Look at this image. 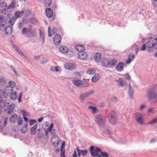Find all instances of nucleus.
I'll return each mask as SVG.
<instances>
[{"instance_id":"36","label":"nucleus","mask_w":157,"mask_h":157,"mask_svg":"<svg viewBox=\"0 0 157 157\" xmlns=\"http://www.w3.org/2000/svg\"><path fill=\"white\" fill-rule=\"evenodd\" d=\"M27 124L24 125L21 129V132L22 133H24L27 132Z\"/></svg>"},{"instance_id":"48","label":"nucleus","mask_w":157,"mask_h":157,"mask_svg":"<svg viewBox=\"0 0 157 157\" xmlns=\"http://www.w3.org/2000/svg\"><path fill=\"white\" fill-rule=\"evenodd\" d=\"M39 30L40 31V37L42 38L43 40H44V32H42L40 29Z\"/></svg>"},{"instance_id":"34","label":"nucleus","mask_w":157,"mask_h":157,"mask_svg":"<svg viewBox=\"0 0 157 157\" xmlns=\"http://www.w3.org/2000/svg\"><path fill=\"white\" fill-rule=\"evenodd\" d=\"M15 106V105L14 104H12L9 107L8 109V112L9 114H11L14 110V108Z\"/></svg>"},{"instance_id":"13","label":"nucleus","mask_w":157,"mask_h":157,"mask_svg":"<svg viewBox=\"0 0 157 157\" xmlns=\"http://www.w3.org/2000/svg\"><path fill=\"white\" fill-rule=\"evenodd\" d=\"M156 43L153 40H148L146 44V47L148 48H152L154 47Z\"/></svg>"},{"instance_id":"21","label":"nucleus","mask_w":157,"mask_h":157,"mask_svg":"<svg viewBox=\"0 0 157 157\" xmlns=\"http://www.w3.org/2000/svg\"><path fill=\"white\" fill-rule=\"evenodd\" d=\"M59 50L60 52L65 54L66 53H67L68 50V48L67 47L63 46H60Z\"/></svg>"},{"instance_id":"31","label":"nucleus","mask_w":157,"mask_h":157,"mask_svg":"<svg viewBox=\"0 0 157 157\" xmlns=\"http://www.w3.org/2000/svg\"><path fill=\"white\" fill-rule=\"evenodd\" d=\"M17 118V116L16 114H13L10 118V121L12 122H15Z\"/></svg>"},{"instance_id":"3","label":"nucleus","mask_w":157,"mask_h":157,"mask_svg":"<svg viewBox=\"0 0 157 157\" xmlns=\"http://www.w3.org/2000/svg\"><path fill=\"white\" fill-rule=\"evenodd\" d=\"M147 97L150 100H157V86H153L149 89L147 92Z\"/></svg>"},{"instance_id":"24","label":"nucleus","mask_w":157,"mask_h":157,"mask_svg":"<svg viewBox=\"0 0 157 157\" xmlns=\"http://www.w3.org/2000/svg\"><path fill=\"white\" fill-rule=\"evenodd\" d=\"M72 82L73 84L77 86L80 87L82 82V80L79 79L73 80Z\"/></svg>"},{"instance_id":"2","label":"nucleus","mask_w":157,"mask_h":157,"mask_svg":"<svg viewBox=\"0 0 157 157\" xmlns=\"http://www.w3.org/2000/svg\"><path fill=\"white\" fill-rule=\"evenodd\" d=\"M15 85L16 83L15 82L11 81H10L9 82V85L6 86L5 91L1 90H0V94H2L5 98H6L8 96V94L13 91V88Z\"/></svg>"},{"instance_id":"26","label":"nucleus","mask_w":157,"mask_h":157,"mask_svg":"<svg viewBox=\"0 0 157 157\" xmlns=\"http://www.w3.org/2000/svg\"><path fill=\"white\" fill-rule=\"evenodd\" d=\"M54 127V124L53 123H52L50 126H49L47 130L49 132H51V133L52 134V135H54L56 133V131L55 129H53L52 130V128H53Z\"/></svg>"},{"instance_id":"25","label":"nucleus","mask_w":157,"mask_h":157,"mask_svg":"<svg viewBox=\"0 0 157 157\" xmlns=\"http://www.w3.org/2000/svg\"><path fill=\"white\" fill-rule=\"evenodd\" d=\"M117 60L116 59H113L111 60L109 59V67H114L115 66L117 63Z\"/></svg>"},{"instance_id":"47","label":"nucleus","mask_w":157,"mask_h":157,"mask_svg":"<svg viewBox=\"0 0 157 157\" xmlns=\"http://www.w3.org/2000/svg\"><path fill=\"white\" fill-rule=\"evenodd\" d=\"M58 67H52L51 69V70L53 71L58 72L59 71V70L58 69Z\"/></svg>"},{"instance_id":"53","label":"nucleus","mask_w":157,"mask_h":157,"mask_svg":"<svg viewBox=\"0 0 157 157\" xmlns=\"http://www.w3.org/2000/svg\"><path fill=\"white\" fill-rule=\"evenodd\" d=\"M76 150L78 152V156H80L81 154H82L81 152V150L79 149L78 147H76Z\"/></svg>"},{"instance_id":"30","label":"nucleus","mask_w":157,"mask_h":157,"mask_svg":"<svg viewBox=\"0 0 157 157\" xmlns=\"http://www.w3.org/2000/svg\"><path fill=\"white\" fill-rule=\"evenodd\" d=\"M58 137L57 136H54L51 139V142L53 145H55L58 142Z\"/></svg>"},{"instance_id":"22","label":"nucleus","mask_w":157,"mask_h":157,"mask_svg":"<svg viewBox=\"0 0 157 157\" xmlns=\"http://www.w3.org/2000/svg\"><path fill=\"white\" fill-rule=\"evenodd\" d=\"M135 56L134 54L131 53L129 54L128 56V59L127 60L126 62L127 64L130 63L135 58Z\"/></svg>"},{"instance_id":"56","label":"nucleus","mask_w":157,"mask_h":157,"mask_svg":"<svg viewBox=\"0 0 157 157\" xmlns=\"http://www.w3.org/2000/svg\"><path fill=\"white\" fill-rule=\"evenodd\" d=\"M119 85L121 86H123L124 84V81L122 79H120L119 80Z\"/></svg>"},{"instance_id":"11","label":"nucleus","mask_w":157,"mask_h":157,"mask_svg":"<svg viewBox=\"0 0 157 157\" xmlns=\"http://www.w3.org/2000/svg\"><path fill=\"white\" fill-rule=\"evenodd\" d=\"M87 53L84 52H82L78 53V58L80 59L85 60L87 59Z\"/></svg>"},{"instance_id":"4","label":"nucleus","mask_w":157,"mask_h":157,"mask_svg":"<svg viewBox=\"0 0 157 157\" xmlns=\"http://www.w3.org/2000/svg\"><path fill=\"white\" fill-rule=\"evenodd\" d=\"M95 121L100 127H104L106 122L105 118L100 114H97L95 117Z\"/></svg>"},{"instance_id":"41","label":"nucleus","mask_w":157,"mask_h":157,"mask_svg":"<svg viewBox=\"0 0 157 157\" xmlns=\"http://www.w3.org/2000/svg\"><path fill=\"white\" fill-rule=\"evenodd\" d=\"M52 0H45L44 4L46 6H48L52 3Z\"/></svg>"},{"instance_id":"32","label":"nucleus","mask_w":157,"mask_h":157,"mask_svg":"<svg viewBox=\"0 0 157 157\" xmlns=\"http://www.w3.org/2000/svg\"><path fill=\"white\" fill-rule=\"evenodd\" d=\"M6 24L5 19L2 16L0 17V27L4 26Z\"/></svg>"},{"instance_id":"23","label":"nucleus","mask_w":157,"mask_h":157,"mask_svg":"<svg viewBox=\"0 0 157 157\" xmlns=\"http://www.w3.org/2000/svg\"><path fill=\"white\" fill-rule=\"evenodd\" d=\"M8 118L7 117H2L0 121V126L1 125L4 126L7 124Z\"/></svg>"},{"instance_id":"59","label":"nucleus","mask_w":157,"mask_h":157,"mask_svg":"<svg viewBox=\"0 0 157 157\" xmlns=\"http://www.w3.org/2000/svg\"><path fill=\"white\" fill-rule=\"evenodd\" d=\"M22 93H20L19 94V97L18 99V101L19 102H20L21 101V99L22 98Z\"/></svg>"},{"instance_id":"28","label":"nucleus","mask_w":157,"mask_h":157,"mask_svg":"<svg viewBox=\"0 0 157 157\" xmlns=\"http://www.w3.org/2000/svg\"><path fill=\"white\" fill-rule=\"evenodd\" d=\"M38 125L37 124L34 125L30 129V134L34 135L36 133Z\"/></svg>"},{"instance_id":"10","label":"nucleus","mask_w":157,"mask_h":157,"mask_svg":"<svg viewBox=\"0 0 157 157\" xmlns=\"http://www.w3.org/2000/svg\"><path fill=\"white\" fill-rule=\"evenodd\" d=\"M109 59L108 58H103L101 61L102 66L105 67L109 66Z\"/></svg>"},{"instance_id":"63","label":"nucleus","mask_w":157,"mask_h":157,"mask_svg":"<svg viewBox=\"0 0 157 157\" xmlns=\"http://www.w3.org/2000/svg\"><path fill=\"white\" fill-rule=\"evenodd\" d=\"M106 131L109 134V135H111L112 134V132H111L110 130L109 129H106Z\"/></svg>"},{"instance_id":"58","label":"nucleus","mask_w":157,"mask_h":157,"mask_svg":"<svg viewBox=\"0 0 157 157\" xmlns=\"http://www.w3.org/2000/svg\"><path fill=\"white\" fill-rule=\"evenodd\" d=\"M74 53L73 50H69V56L71 57L74 55Z\"/></svg>"},{"instance_id":"37","label":"nucleus","mask_w":157,"mask_h":157,"mask_svg":"<svg viewBox=\"0 0 157 157\" xmlns=\"http://www.w3.org/2000/svg\"><path fill=\"white\" fill-rule=\"evenodd\" d=\"M76 65L74 63H69V70H73L75 69Z\"/></svg>"},{"instance_id":"6","label":"nucleus","mask_w":157,"mask_h":157,"mask_svg":"<svg viewBox=\"0 0 157 157\" xmlns=\"http://www.w3.org/2000/svg\"><path fill=\"white\" fill-rule=\"evenodd\" d=\"M53 146H54L55 151L59 152L60 149L61 152H62L63 151V149L65 147V142L61 140H59L57 143Z\"/></svg>"},{"instance_id":"45","label":"nucleus","mask_w":157,"mask_h":157,"mask_svg":"<svg viewBox=\"0 0 157 157\" xmlns=\"http://www.w3.org/2000/svg\"><path fill=\"white\" fill-rule=\"evenodd\" d=\"M16 19H15V18L14 17H13L11 19H10V23L11 25H13L15 22V20Z\"/></svg>"},{"instance_id":"39","label":"nucleus","mask_w":157,"mask_h":157,"mask_svg":"<svg viewBox=\"0 0 157 157\" xmlns=\"http://www.w3.org/2000/svg\"><path fill=\"white\" fill-rule=\"evenodd\" d=\"M89 108L90 109L93 111V113H96L98 111V110L97 108L94 106H89Z\"/></svg>"},{"instance_id":"18","label":"nucleus","mask_w":157,"mask_h":157,"mask_svg":"<svg viewBox=\"0 0 157 157\" xmlns=\"http://www.w3.org/2000/svg\"><path fill=\"white\" fill-rule=\"evenodd\" d=\"M11 93L10 95V97L11 99L13 100H15L17 99L18 96V94L17 92H11Z\"/></svg>"},{"instance_id":"40","label":"nucleus","mask_w":157,"mask_h":157,"mask_svg":"<svg viewBox=\"0 0 157 157\" xmlns=\"http://www.w3.org/2000/svg\"><path fill=\"white\" fill-rule=\"evenodd\" d=\"M29 32L30 33L32 36H34V34L36 33V31L35 29H33V30L30 29H29Z\"/></svg>"},{"instance_id":"54","label":"nucleus","mask_w":157,"mask_h":157,"mask_svg":"<svg viewBox=\"0 0 157 157\" xmlns=\"http://www.w3.org/2000/svg\"><path fill=\"white\" fill-rule=\"evenodd\" d=\"M152 4L154 7H157V0H154L152 2Z\"/></svg>"},{"instance_id":"49","label":"nucleus","mask_w":157,"mask_h":157,"mask_svg":"<svg viewBox=\"0 0 157 157\" xmlns=\"http://www.w3.org/2000/svg\"><path fill=\"white\" fill-rule=\"evenodd\" d=\"M23 123V121L21 118L18 119L17 121L18 125L19 126L21 125Z\"/></svg>"},{"instance_id":"27","label":"nucleus","mask_w":157,"mask_h":157,"mask_svg":"<svg viewBox=\"0 0 157 157\" xmlns=\"http://www.w3.org/2000/svg\"><path fill=\"white\" fill-rule=\"evenodd\" d=\"M23 13L24 11H16L14 14V17L15 18V19H17L21 17L22 16Z\"/></svg>"},{"instance_id":"46","label":"nucleus","mask_w":157,"mask_h":157,"mask_svg":"<svg viewBox=\"0 0 157 157\" xmlns=\"http://www.w3.org/2000/svg\"><path fill=\"white\" fill-rule=\"evenodd\" d=\"M81 152L82 153V156H85L87 154V150H81Z\"/></svg>"},{"instance_id":"64","label":"nucleus","mask_w":157,"mask_h":157,"mask_svg":"<svg viewBox=\"0 0 157 157\" xmlns=\"http://www.w3.org/2000/svg\"><path fill=\"white\" fill-rule=\"evenodd\" d=\"M60 155L62 157H66L64 155V150L63 151L61 152L60 153Z\"/></svg>"},{"instance_id":"16","label":"nucleus","mask_w":157,"mask_h":157,"mask_svg":"<svg viewBox=\"0 0 157 157\" xmlns=\"http://www.w3.org/2000/svg\"><path fill=\"white\" fill-rule=\"evenodd\" d=\"M101 56L100 53L97 52L94 55V58L96 62H99L101 59Z\"/></svg>"},{"instance_id":"33","label":"nucleus","mask_w":157,"mask_h":157,"mask_svg":"<svg viewBox=\"0 0 157 157\" xmlns=\"http://www.w3.org/2000/svg\"><path fill=\"white\" fill-rule=\"evenodd\" d=\"M99 75L98 74H95L92 78V81L93 82H95L97 81L99 79Z\"/></svg>"},{"instance_id":"17","label":"nucleus","mask_w":157,"mask_h":157,"mask_svg":"<svg viewBox=\"0 0 157 157\" xmlns=\"http://www.w3.org/2000/svg\"><path fill=\"white\" fill-rule=\"evenodd\" d=\"M128 93L130 99L132 100L133 98V91L132 88V86L130 84H129Z\"/></svg>"},{"instance_id":"29","label":"nucleus","mask_w":157,"mask_h":157,"mask_svg":"<svg viewBox=\"0 0 157 157\" xmlns=\"http://www.w3.org/2000/svg\"><path fill=\"white\" fill-rule=\"evenodd\" d=\"M5 31L6 34H10L13 32L12 28L10 26L7 27L5 29Z\"/></svg>"},{"instance_id":"62","label":"nucleus","mask_w":157,"mask_h":157,"mask_svg":"<svg viewBox=\"0 0 157 157\" xmlns=\"http://www.w3.org/2000/svg\"><path fill=\"white\" fill-rule=\"evenodd\" d=\"M32 22V23L33 24H36L38 23V21L35 19H33Z\"/></svg>"},{"instance_id":"8","label":"nucleus","mask_w":157,"mask_h":157,"mask_svg":"<svg viewBox=\"0 0 157 157\" xmlns=\"http://www.w3.org/2000/svg\"><path fill=\"white\" fill-rule=\"evenodd\" d=\"M135 119L137 122L142 125L143 124V122L142 120V114L139 112H137L135 113Z\"/></svg>"},{"instance_id":"20","label":"nucleus","mask_w":157,"mask_h":157,"mask_svg":"<svg viewBox=\"0 0 157 157\" xmlns=\"http://www.w3.org/2000/svg\"><path fill=\"white\" fill-rule=\"evenodd\" d=\"M48 37H51L54 34L56 33L57 31V29L55 28H54L52 30V33H51V28L50 27H48Z\"/></svg>"},{"instance_id":"7","label":"nucleus","mask_w":157,"mask_h":157,"mask_svg":"<svg viewBox=\"0 0 157 157\" xmlns=\"http://www.w3.org/2000/svg\"><path fill=\"white\" fill-rule=\"evenodd\" d=\"M94 90H92L89 92L81 94L80 95V99L82 101H84L85 98L87 97L90 96L91 94H94Z\"/></svg>"},{"instance_id":"61","label":"nucleus","mask_w":157,"mask_h":157,"mask_svg":"<svg viewBox=\"0 0 157 157\" xmlns=\"http://www.w3.org/2000/svg\"><path fill=\"white\" fill-rule=\"evenodd\" d=\"M146 44H144L142 46L141 48V51H144L146 49Z\"/></svg>"},{"instance_id":"15","label":"nucleus","mask_w":157,"mask_h":157,"mask_svg":"<svg viewBox=\"0 0 157 157\" xmlns=\"http://www.w3.org/2000/svg\"><path fill=\"white\" fill-rule=\"evenodd\" d=\"M45 14L46 16L48 18H51L53 14V12L50 8H48L46 9Z\"/></svg>"},{"instance_id":"55","label":"nucleus","mask_w":157,"mask_h":157,"mask_svg":"<svg viewBox=\"0 0 157 157\" xmlns=\"http://www.w3.org/2000/svg\"><path fill=\"white\" fill-rule=\"evenodd\" d=\"M6 81L4 78H0V82L2 84H3L5 83Z\"/></svg>"},{"instance_id":"1","label":"nucleus","mask_w":157,"mask_h":157,"mask_svg":"<svg viewBox=\"0 0 157 157\" xmlns=\"http://www.w3.org/2000/svg\"><path fill=\"white\" fill-rule=\"evenodd\" d=\"M90 151L92 156L96 157H109V154L103 152L101 149L97 147L91 146L90 148Z\"/></svg>"},{"instance_id":"5","label":"nucleus","mask_w":157,"mask_h":157,"mask_svg":"<svg viewBox=\"0 0 157 157\" xmlns=\"http://www.w3.org/2000/svg\"><path fill=\"white\" fill-rule=\"evenodd\" d=\"M117 117L115 112L114 111L110 112L108 115V121L112 124H115L117 122Z\"/></svg>"},{"instance_id":"9","label":"nucleus","mask_w":157,"mask_h":157,"mask_svg":"<svg viewBox=\"0 0 157 157\" xmlns=\"http://www.w3.org/2000/svg\"><path fill=\"white\" fill-rule=\"evenodd\" d=\"M61 36L60 34L56 35L53 39V41L54 44L56 45H59L61 42Z\"/></svg>"},{"instance_id":"38","label":"nucleus","mask_w":157,"mask_h":157,"mask_svg":"<svg viewBox=\"0 0 157 157\" xmlns=\"http://www.w3.org/2000/svg\"><path fill=\"white\" fill-rule=\"evenodd\" d=\"M15 2L14 1H13L12 3L9 5L8 8L9 9H13L15 7Z\"/></svg>"},{"instance_id":"14","label":"nucleus","mask_w":157,"mask_h":157,"mask_svg":"<svg viewBox=\"0 0 157 157\" xmlns=\"http://www.w3.org/2000/svg\"><path fill=\"white\" fill-rule=\"evenodd\" d=\"M124 63L122 62H119L116 67V70L119 72L121 71L124 69Z\"/></svg>"},{"instance_id":"12","label":"nucleus","mask_w":157,"mask_h":157,"mask_svg":"<svg viewBox=\"0 0 157 157\" xmlns=\"http://www.w3.org/2000/svg\"><path fill=\"white\" fill-rule=\"evenodd\" d=\"M7 7L6 3L5 2H2L0 3V12L2 13L4 12Z\"/></svg>"},{"instance_id":"50","label":"nucleus","mask_w":157,"mask_h":157,"mask_svg":"<svg viewBox=\"0 0 157 157\" xmlns=\"http://www.w3.org/2000/svg\"><path fill=\"white\" fill-rule=\"evenodd\" d=\"M157 123V117L153 119L150 122V124H153Z\"/></svg>"},{"instance_id":"51","label":"nucleus","mask_w":157,"mask_h":157,"mask_svg":"<svg viewBox=\"0 0 157 157\" xmlns=\"http://www.w3.org/2000/svg\"><path fill=\"white\" fill-rule=\"evenodd\" d=\"M36 121L33 120H30L29 121V124L30 125H32L34 124L36 122Z\"/></svg>"},{"instance_id":"52","label":"nucleus","mask_w":157,"mask_h":157,"mask_svg":"<svg viewBox=\"0 0 157 157\" xmlns=\"http://www.w3.org/2000/svg\"><path fill=\"white\" fill-rule=\"evenodd\" d=\"M14 48L16 49H17V52L21 54L22 55H23V53L22 52V51L19 49H18V48H17V46H14Z\"/></svg>"},{"instance_id":"44","label":"nucleus","mask_w":157,"mask_h":157,"mask_svg":"<svg viewBox=\"0 0 157 157\" xmlns=\"http://www.w3.org/2000/svg\"><path fill=\"white\" fill-rule=\"evenodd\" d=\"M29 32V29L25 28H24L22 31V33L23 34H25L26 33H28Z\"/></svg>"},{"instance_id":"35","label":"nucleus","mask_w":157,"mask_h":157,"mask_svg":"<svg viewBox=\"0 0 157 157\" xmlns=\"http://www.w3.org/2000/svg\"><path fill=\"white\" fill-rule=\"evenodd\" d=\"M89 85V83L87 81H84L82 80V82L80 87H85L88 86Z\"/></svg>"},{"instance_id":"42","label":"nucleus","mask_w":157,"mask_h":157,"mask_svg":"<svg viewBox=\"0 0 157 157\" xmlns=\"http://www.w3.org/2000/svg\"><path fill=\"white\" fill-rule=\"evenodd\" d=\"M22 114L23 117H26V116L30 117V114H29L28 112H27L25 110H22Z\"/></svg>"},{"instance_id":"43","label":"nucleus","mask_w":157,"mask_h":157,"mask_svg":"<svg viewBox=\"0 0 157 157\" xmlns=\"http://www.w3.org/2000/svg\"><path fill=\"white\" fill-rule=\"evenodd\" d=\"M95 71L94 70L89 69L87 71L86 73L90 75H93L95 73Z\"/></svg>"},{"instance_id":"57","label":"nucleus","mask_w":157,"mask_h":157,"mask_svg":"<svg viewBox=\"0 0 157 157\" xmlns=\"http://www.w3.org/2000/svg\"><path fill=\"white\" fill-rule=\"evenodd\" d=\"M125 77L126 79L128 80H130L131 79V77L129 74H127L125 75Z\"/></svg>"},{"instance_id":"19","label":"nucleus","mask_w":157,"mask_h":157,"mask_svg":"<svg viewBox=\"0 0 157 157\" xmlns=\"http://www.w3.org/2000/svg\"><path fill=\"white\" fill-rule=\"evenodd\" d=\"M76 49L80 52H84L85 51V47L81 45H77L75 47Z\"/></svg>"},{"instance_id":"60","label":"nucleus","mask_w":157,"mask_h":157,"mask_svg":"<svg viewBox=\"0 0 157 157\" xmlns=\"http://www.w3.org/2000/svg\"><path fill=\"white\" fill-rule=\"evenodd\" d=\"M64 68L67 70L69 69V63H66L64 66Z\"/></svg>"}]
</instances>
